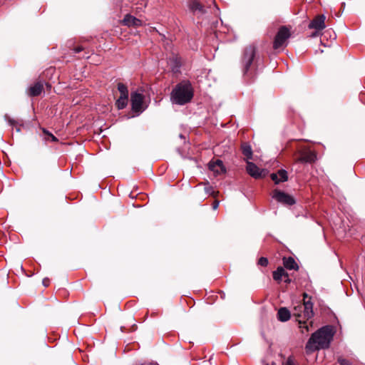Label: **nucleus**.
Returning a JSON list of instances; mask_svg holds the SVG:
<instances>
[{
	"label": "nucleus",
	"mask_w": 365,
	"mask_h": 365,
	"mask_svg": "<svg viewBox=\"0 0 365 365\" xmlns=\"http://www.w3.org/2000/svg\"><path fill=\"white\" fill-rule=\"evenodd\" d=\"M335 329L331 325L324 326L313 333L306 344L308 351H314L321 349L329 348L334 335Z\"/></svg>",
	"instance_id": "obj_1"
},
{
	"label": "nucleus",
	"mask_w": 365,
	"mask_h": 365,
	"mask_svg": "<svg viewBox=\"0 0 365 365\" xmlns=\"http://www.w3.org/2000/svg\"><path fill=\"white\" fill-rule=\"evenodd\" d=\"M194 91L190 81H183L178 83L172 90L170 101L173 104L183 106L191 101Z\"/></svg>",
	"instance_id": "obj_2"
},
{
	"label": "nucleus",
	"mask_w": 365,
	"mask_h": 365,
	"mask_svg": "<svg viewBox=\"0 0 365 365\" xmlns=\"http://www.w3.org/2000/svg\"><path fill=\"white\" fill-rule=\"evenodd\" d=\"M307 294H304V303L295 306L293 310V315L297 317L299 324V328L302 333L309 331V325L306 320L312 319L314 316L313 303L310 299L306 300Z\"/></svg>",
	"instance_id": "obj_3"
},
{
	"label": "nucleus",
	"mask_w": 365,
	"mask_h": 365,
	"mask_svg": "<svg viewBox=\"0 0 365 365\" xmlns=\"http://www.w3.org/2000/svg\"><path fill=\"white\" fill-rule=\"evenodd\" d=\"M259 61L257 56V48L254 45L247 46L242 58V70L245 79L251 78L255 75Z\"/></svg>",
	"instance_id": "obj_4"
},
{
	"label": "nucleus",
	"mask_w": 365,
	"mask_h": 365,
	"mask_svg": "<svg viewBox=\"0 0 365 365\" xmlns=\"http://www.w3.org/2000/svg\"><path fill=\"white\" fill-rule=\"evenodd\" d=\"M290 36V31L286 26L280 27L274 38L273 48L274 49H279L287 46V40Z\"/></svg>",
	"instance_id": "obj_5"
},
{
	"label": "nucleus",
	"mask_w": 365,
	"mask_h": 365,
	"mask_svg": "<svg viewBox=\"0 0 365 365\" xmlns=\"http://www.w3.org/2000/svg\"><path fill=\"white\" fill-rule=\"evenodd\" d=\"M144 96L138 91L132 92L130 94V103L132 110L137 113L138 115L141 113L145 108H143Z\"/></svg>",
	"instance_id": "obj_6"
},
{
	"label": "nucleus",
	"mask_w": 365,
	"mask_h": 365,
	"mask_svg": "<svg viewBox=\"0 0 365 365\" xmlns=\"http://www.w3.org/2000/svg\"><path fill=\"white\" fill-rule=\"evenodd\" d=\"M272 198L275 199L278 202L287 205H292L296 202L292 196L279 190L273 191Z\"/></svg>",
	"instance_id": "obj_7"
},
{
	"label": "nucleus",
	"mask_w": 365,
	"mask_h": 365,
	"mask_svg": "<svg viewBox=\"0 0 365 365\" xmlns=\"http://www.w3.org/2000/svg\"><path fill=\"white\" fill-rule=\"evenodd\" d=\"M325 19L326 17L324 14L317 15L312 21H310L308 27L317 31H322L326 27Z\"/></svg>",
	"instance_id": "obj_8"
},
{
	"label": "nucleus",
	"mask_w": 365,
	"mask_h": 365,
	"mask_svg": "<svg viewBox=\"0 0 365 365\" xmlns=\"http://www.w3.org/2000/svg\"><path fill=\"white\" fill-rule=\"evenodd\" d=\"M246 170L247 173L255 179H259L263 175V170L259 169L255 163L247 161Z\"/></svg>",
	"instance_id": "obj_9"
},
{
	"label": "nucleus",
	"mask_w": 365,
	"mask_h": 365,
	"mask_svg": "<svg viewBox=\"0 0 365 365\" xmlns=\"http://www.w3.org/2000/svg\"><path fill=\"white\" fill-rule=\"evenodd\" d=\"M188 7L194 14L202 15L206 12L205 6L199 0H191L188 4Z\"/></svg>",
	"instance_id": "obj_10"
},
{
	"label": "nucleus",
	"mask_w": 365,
	"mask_h": 365,
	"mask_svg": "<svg viewBox=\"0 0 365 365\" xmlns=\"http://www.w3.org/2000/svg\"><path fill=\"white\" fill-rule=\"evenodd\" d=\"M316 155L311 150H304L300 153L299 157L296 160L297 163H311L316 160Z\"/></svg>",
	"instance_id": "obj_11"
},
{
	"label": "nucleus",
	"mask_w": 365,
	"mask_h": 365,
	"mask_svg": "<svg viewBox=\"0 0 365 365\" xmlns=\"http://www.w3.org/2000/svg\"><path fill=\"white\" fill-rule=\"evenodd\" d=\"M208 168L215 175L223 173L226 170L222 161L219 159L215 161H210L208 163Z\"/></svg>",
	"instance_id": "obj_12"
},
{
	"label": "nucleus",
	"mask_w": 365,
	"mask_h": 365,
	"mask_svg": "<svg viewBox=\"0 0 365 365\" xmlns=\"http://www.w3.org/2000/svg\"><path fill=\"white\" fill-rule=\"evenodd\" d=\"M168 64L173 73H176L180 71L181 63L177 55L173 53L168 59Z\"/></svg>",
	"instance_id": "obj_13"
},
{
	"label": "nucleus",
	"mask_w": 365,
	"mask_h": 365,
	"mask_svg": "<svg viewBox=\"0 0 365 365\" xmlns=\"http://www.w3.org/2000/svg\"><path fill=\"white\" fill-rule=\"evenodd\" d=\"M270 178L274 182L275 184H279V182L287 181L288 173L287 170L281 169L279 170L276 173H272L270 175Z\"/></svg>",
	"instance_id": "obj_14"
},
{
	"label": "nucleus",
	"mask_w": 365,
	"mask_h": 365,
	"mask_svg": "<svg viewBox=\"0 0 365 365\" xmlns=\"http://www.w3.org/2000/svg\"><path fill=\"white\" fill-rule=\"evenodd\" d=\"M124 25L128 26H140L142 25V21L130 14H126L123 20Z\"/></svg>",
	"instance_id": "obj_15"
},
{
	"label": "nucleus",
	"mask_w": 365,
	"mask_h": 365,
	"mask_svg": "<svg viewBox=\"0 0 365 365\" xmlns=\"http://www.w3.org/2000/svg\"><path fill=\"white\" fill-rule=\"evenodd\" d=\"M43 88V83L41 82H36L33 86L29 88L28 94L30 96H39L41 93Z\"/></svg>",
	"instance_id": "obj_16"
},
{
	"label": "nucleus",
	"mask_w": 365,
	"mask_h": 365,
	"mask_svg": "<svg viewBox=\"0 0 365 365\" xmlns=\"http://www.w3.org/2000/svg\"><path fill=\"white\" fill-rule=\"evenodd\" d=\"M290 312L286 307H281L277 312V319L280 322H287L290 319Z\"/></svg>",
	"instance_id": "obj_17"
},
{
	"label": "nucleus",
	"mask_w": 365,
	"mask_h": 365,
	"mask_svg": "<svg viewBox=\"0 0 365 365\" xmlns=\"http://www.w3.org/2000/svg\"><path fill=\"white\" fill-rule=\"evenodd\" d=\"M284 266L290 270L298 269V265L292 257L284 258Z\"/></svg>",
	"instance_id": "obj_18"
},
{
	"label": "nucleus",
	"mask_w": 365,
	"mask_h": 365,
	"mask_svg": "<svg viewBox=\"0 0 365 365\" xmlns=\"http://www.w3.org/2000/svg\"><path fill=\"white\" fill-rule=\"evenodd\" d=\"M284 276H287V273L285 272L283 267H278L274 272H273V279L276 281H281L282 279V277Z\"/></svg>",
	"instance_id": "obj_19"
},
{
	"label": "nucleus",
	"mask_w": 365,
	"mask_h": 365,
	"mask_svg": "<svg viewBox=\"0 0 365 365\" xmlns=\"http://www.w3.org/2000/svg\"><path fill=\"white\" fill-rule=\"evenodd\" d=\"M242 152L244 156L247 159H252V150L251 146L247 143H243L242 145Z\"/></svg>",
	"instance_id": "obj_20"
},
{
	"label": "nucleus",
	"mask_w": 365,
	"mask_h": 365,
	"mask_svg": "<svg viewBox=\"0 0 365 365\" xmlns=\"http://www.w3.org/2000/svg\"><path fill=\"white\" fill-rule=\"evenodd\" d=\"M128 96H120L118 99L115 102V106L118 109L121 110L126 107L128 105Z\"/></svg>",
	"instance_id": "obj_21"
},
{
	"label": "nucleus",
	"mask_w": 365,
	"mask_h": 365,
	"mask_svg": "<svg viewBox=\"0 0 365 365\" xmlns=\"http://www.w3.org/2000/svg\"><path fill=\"white\" fill-rule=\"evenodd\" d=\"M118 90L120 93V96H128V90L127 86L123 83H118Z\"/></svg>",
	"instance_id": "obj_22"
},
{
	"label": "nucleus",
	"mask_w": 365,
	"mask_h": 365,
	"mask_svg": "<svg viewBox=\"0 0 365 365\" xmlns=\"http://www.w3.org/2000/svg\"><path fill=\"white\" fill-rule=\"evenodd\" d=\"M337 361L340 365H353L349 360L343 358L342 356L338 357Z\"/></svg>",
	"instance_id": "obj_23"
},
{
	"label": "nucleus",
	"mask_w": 365,
	"mask_h": 365,
	"mask_svg": "<svg viewBox=\"0 0 365 365\" xmlns=\"http://www.w3.org/2000/svg\"><path fill=\"white\" fill-rule=\"evenodd\" d=\"M205 192L208 195H214L215 194V190L213 187L209 185L208 184L205 187Z\"/></svg>",
	"instance_id": "obj_24"
},
{
	"label": "nucleus",
	"mask_w": 365,
	"mask_h": 365,
	"mask_svg": "<svg viewBox=\"0 0 365 365\" xmlns=\"http://www.w3.org/2000/svg\"><path fill=\"white\" fill-rule=\"evenodd\" d=\"M283 365H297L294 359L292 356H289L287 359L283 363Z\"/></svg>",
	"instance_id": "obj_25"
},
{
	"label": "nucleus",
	"mask_w": 365,
	"mask_h": 365,
	"mask_svg": "<svg viewBox=\"0 0 365 365\" xmlns=\"http://www.w3.org/2000/svg\"><path fill=\"white\" fill-rule=\"evenodd\" d=\"M258 264L262 267H266L268 264V259L266 257H262L258 260Z\"/></svg>",
	"instance_id": "obj_26"
},
{
	"label": "nucleus",
	"mask_w": 365,
	"mask_h": 365,
	"mask_svg": "<svg viewBox=\"0 0 365 365\" xmlns=\"http://www.w3.org/2000/svg\"><path fill=\"white\" fill-rule=\"evenodd\" d=\"M47 135H48V138H46V140H51V141H53V142H56L58 140V139L56 138V137H55L53 134L51 133H46Z\"/></svg>",
	"instance_id": "obj_27"
},
{
	"label": "nucleus",
	"mask_w": 365,
	"mask_h": 365,
	"mask_svg": "<svg viewBox=\"0 0 365 365\" xmlns=\"http://www.w3.org/2000/svg\"><path fill=\"white\" fill-rule=\"evenodd\" d=\"M4 118L6 120H8L11 125H15L16 124V122L14 120L11 119L8 115H5Z\"/></svg>",
	"instance_id": "obj_28"
},
{
	"label": "nucleus",
	"mask_w": 365,
	"mask_h": 365,
	"mask_svg": "<svg viewBox=\"0 0 365 365\" xmlns=\"http://www.w3.org/2000/svg\"><path fill=\"white\" fill-rule=\"evenodd\" d=\"M50 280L48 278L46 277L43 279L42 284L44 287H48L49 285Z\"/></svg>",
	"instance_id": "obj_29"
},
{
	"label": "nucleus",
	"mask_w": 365,
	"mask_h": 365,
	"mask_svg": "<svg viewBox=\"0 0 365 365\" xmlns=\"http://www.w3.org/2000/svg\"><path fill=\"white\" fill-rule=\"evenodd\" d=\"M219 204H220V201L217 200H215L212 204V209L216 210L218 207Z\"/></svg>",
	"instance_id": "obj_30"
},
{
	"label": "nucleus",
	"mask_w": 365,
	"mask_h": 365,
	"mask_svg": "<svg viewBox=\"0 0 365 365\" xmlns=\"http://www.w3.org/2000/svg\"><path fill=\"white\" fill-rule=\"evenodd\" d=\"M83 50V48L81 46H77V47L74 48V49H73L75 53H79Z\"/></svg>",
	"instance_id": "obj_31"
},
{
	"label": "nucleus",
	"mask_w": 365,
	"mask_h": 365,
	"mask_svg": "<svg viewBox=\"0 0 365 365\" xmlns=\"http://www.w3.org/2000/svg\"><path fill=\"white\" fill-rule=\"evenodd\" d=\"M341 6H342V10H341V11L340 13H339V14H336V16L337 17H339V16H341V13L343 12V11H344V7H345V3H344V2H343V3L341 4Z\"/></svg>",
	"instance_id": "obj_32"
},
{
	"label": "nucleus",
	"mask_w": 365,
	"mask_h": 365,
	"mask_svg": "<svg viewBox=\"0 0 365 365\" xmlns=\"http://www.w3.org/2000/svg\"><path fill=\"white\" fill-rule=\"evenodd\" d=\"M319 31H317L314 33H312L311 35H310V37L312 38H314V37H317L318 35H319Z\"/></svg>",
	"instance_id": "obj_33"
},
{
	"label": "nucleus",
	"mask_w": 365,
	"mask_h": 365,
	"mask_svg": "<svg viewBox=\"0 0 365 365\" xmlns=\"http://www.w3.org/2000/svg\"><path fill=\"white\" fill-rule=\"evenodd\" d=\"M284 277H286V279H284V282L286 283H289L291 282V279H289V276H284Z\"/></svg>",
	"instance_id": "obj_34"
},
{
	"label": "nucleus",
	"mask_w": 365,
	"mask_h": 365,
	"mask_svg": "<svg viewBox=\"0 0 365 365\" xmlns=\"http://www.w3.org/2000/svg\"><path fill=\"white\" fill-rule=\"evenodd\" d=\"M16 130L17 132H20L21 131V128H16Z\"/></svg>",
	"instance_id": "obj_35"
},
{
	"label": "nucleus",
	"mask_w": 365,
	"mask_h": 365,
	"mask_svg": "<svg viewBox=\"0 0 365 365\" xmlns=\"http://www.w3.org/2000/svg\"><path fill=\"white\" fill-rule=\"evenodd\" d=\"M180 138H184V136H183L182 134H180Z\"/></svg>",
	"instance_id": "obj_36"
}]
</instances>
